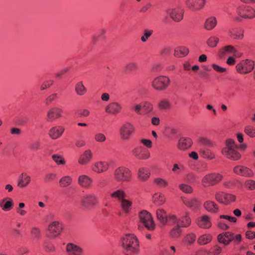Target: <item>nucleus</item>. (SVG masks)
I'll return each instance as SVG.
<instances>
[{
    "mask_svg": "<svg viewBox=\"0 0 255 255\" xmlns=\"http://www.w3.org/2000/svg\"><path fill=\"white\" fill-rule=\"evenodd\" d=\"M122 247L126 255H138L140 253L139 240L133 234H127L122 238Z\"/></svg>",
    "mask_w": 255,
    "mask_h": 255,
    "instance_id": "obj_1",
    "label": "nucleus"
},
{
    "mask_svg": "<svg viewBox=\"0 0 255 255\" xmlns=\"http://www.w3.org/2000/svg\"><path fill=\"white\" fill-rule=\"evenodd\" d=\"M237 146L232 139L226 140V146L222 148V153L226 158L232 160H238L241 157V154L237 151Z\"/></svg>",
    "mask_w": 255,
    "mask_h": 255,
    "instance_id": "obj_2",
    "label": "nucleus"
},
{
    "mask_svg": "<svg viewBox=\"0 0 255 255\" xmlns=\"http://www.w3.org/2000/svg\"><path fill=\"white\" fill-rule=\"evenodd\" d=\"M139 222L148 230L152 231L155 228V225L153 222L152 216L150 213L146 210H142L138 214Z\"/></svg>",
    "mask_w": 255,
    "mask_h": 255,
    "instance_id": "obj_3",
    "label": "nucleus"
},
{
    "mask_svg": "<svg viewBox=\"0 0 255 255\" xmlns=\"http://www.w3.org/2000/svg\"><path fill=\"white\" fill-rule=\"evenodd\" d=\"M170 82V79L167 77L160 76L153 79L152 82V86L157 91H163L168 87Z\"/></svg>",
    "mask_w": 255,
    "mask_h": 255,
    "instance_id": "obj_4",
    "label": "nucleus"
},
{
    "mask_svg": "<svg viewBox=\"0 0 255 255\" xmlns=\"http://www.w3.org/2000/svg\"><path fill=\"white\" fill-rule=\"evenodd\" d=\"M223 176L219 173H211L205 175L202 179L204 187L212 186L222 180Z\"/></svg>",
    "mask_w": 255,
    "mask_h": 255,
    "instance_id": "obj_5",
    "label": "nucleus"
},
{
    "mask_svg": "<svg viewBox=\"0 0 255 255\" xmlns=\"http://www.w3.org/2000/svg\"><path fill=\"white\" fill-rule=\"evenodd\" d=\"M130 170L124 167H120L117 168L114 172V178L119 182L128 181L130 178Z\"/></svg>",
    "mask_w": 255,
    "mask_h": 255,
    "instance_id": "obj_6",
    "label": "nucleus"
},
{
    "mask_svg": "<svg viewBox=\"0 0 255 255\" xmlns=\"http://www.w3.org/2000/svg\"><path fill=\"white\" fill-rule=\"evenodd\" d=\"M134 131L133 125L129 122H127L122 125L119 129V134L121 138L124 140H128Z\"/></svg>",
    "mask_w": 255,
    "mask_h": 255,
    "instance_id": "obj_7",
    "label": "nucleus"
},
{
    "mask_svg": "<svg viewBox=\"0 0 255 255\" xmlns=\"http://www.w3.org/2000/svg\"><path fill=\"white\" fill-rule=\"evenodd\" d=\"M255 67L254 62L251 60H244L236 65V69L238 73L246 74L251 72Z\"/></svg>",
    "mask_w": 255,
    "mask_h": 255,
    "instance_id": "obj_8",
    "label": "nucleus"
},
{
    "mask_svg": "<svg viewBox=\"0 0 255 255\" xmlns=\"http://www.w3.org/2000/svg\"><path fill=\"white\" fill-rule=\"evenodd\" d=\"M237 13L242 17L251 19L255 17V9L249 5H242L238 8Z\"/></svg>",
    "mask_w": 255,
    "mask_h": 255,
    "instance_id": "obj_9",
    "label": "nucleus"
},
{
    "mask_svg": "<svg viewBox=\"0 0 255 255\" xmlns=\"http://www.w3.org/2000/svg\"><path fill=\"white\" fill-rule=\"evenodd\" d=\"M166 12L170 17L175 22H179L183 18L184 10L180 7L168 9Z\"/></svg>",
    "mask_w": 255,
    "mask_h": 255,
    "instance_id": "obj_10",
    "label": "nucleus"
},
{
    "mask_svg": "<svg viewBox=\"0 0 255 255\" xmlns=\"http://www.w3.org/2000/svg\"><path fill=\"white\" fill-rule=\"evenodd\" d=\"M206 0H186L185 4L192 11H198L205 6Z\"/></svg>",
    "mask_w": 255,
    "mask_h": 255,
    "instance_id": "obj_11",
    "label": "nucleus"
},
{
    "mask_svg": "<svg viewBox=\"0 0 255 255\" xmlns=\"http://www.w3.org/2000/svg\"><path fill=\"white\" fill-rule=\"evenodd\" d=\"M215 199L220 203L228 205L236 200V196L234 195L223 192H217L215 195Z\"/></svg>",
    "mask_w": 255,
    "mask_h": 255,
    "instance_id": "obj_12",
    "label": "nucleus"
},
{
    "mask_svg": "<svg viewBox=\"0 0 255 255\" xmlns=\"http://www.w3.org/2000/svg\"><path fill=\"white\" fill-rule=\"evenodd\" d=\"M62 230V225L58 221H54L48 226V237L50 238H55L60 235Z\"/></svg>",
    "mask_w": 255,
    "mask_h": 255,
    "instance_id": "obj_13",
    "label": "nucleus"
},
{
    "mask_svg": "<svg viewBox=\"0 0 255 255\" xmlns=\"http://www.w3.org/2000/svg\"><path fill=\"white\" fill-rule=\"evenodd\" d=\"M98 203V198L94 194H87L81 197V205L85 208L94 206Z\"/></svg>",
    "mask_w": 255,
    "mask_h": 255,
    "instance_id": "obj_14",
    "label": "nucleus"
},
{
    "mask_svg": "<svg viewBox=\"0 0 255 255\" xmlns=\"http://www.w3.org/2000/svg\"><path fill=\"white\" fill-rule=\"evenodd\" d=\"M132 153L138 159H147L150 157L149 152L142 146L134 147L132 150Z\"/></svg>",
    "mask_w": 255,
    "mask_h": 255,
    "instance_id": "obj_15",
    "label": "nucleus"
},
{
    "mask_svg": "<svg viewBox=\"0 0 255 255\" xmlns=\"http://www.w3.org/2000/svg\"><path fill=\"white\" fill-rule=\"evenodd\" d=\"M217 239L220 243L228 246L234 239V235L230 232H223L218 236Z\"/></svg>",
    "mask_w": 255,
    "mask_h": 255,
    "instance_id": "obj_16",
    "label": "nucleus"
},
{
    "mask_svg": "<svg viewBox=\"0 0 255 255\" xmlns=\"http://www.w3.org/2000/svg\"><path fill=\"white\" fill-rule=\"evenodd\" d=\"M62 110L57 107L50 108L47 113L46 120L47 121H53L60 118L62 116Z\"/></svg>",
    "mask_w": 255,
    "mask_h": 255,
    "instance_id": "obj_17",
    "label": "nucleus"
},
{
    "mask_svg": "<svg viewBox=\"0 0 255 255\" xmlns=\"http://www.w3.org/2000/svg\"><path fill=\"white\" fill-rule=\"evenodd\" d=\"M122 109V107L119 103L113 102L106 107L105 112L109 114L117 115L121 112Z\"/></svg>",
    "mask_w": 255,
    "mask_h": 255,
    "instance_id": "obj_18",
    "label": "nucleus"
},
{
    "mask_svg": "<svg viewBox=\"0 0 255 255\" xmlns=\"http://www.w3.org/2000/svg\"><path fill=\"white\" fill-rule=\"evenodd\" d=\"M109 164L106 161H99L95 163L92 167V169L98 173L106 171L109 168Z\"/></svg>",
    "mask_w": 255,
    "mask_h": 255,
    "instance_id": "obj_19",
    "label": "nucleus"
},
{
    "mask_svg": "<svg viewBox=\"0 0 255 255\" xmlns=\"http://www.w3.org/2000/svg\"><path fill=\"white\" fill-rule=\"evenodd\" d=\"M197 224L199 227L204 229L209 228L212 225L210 218L207 215L199 217L197 220Z\"/></svg>",
    "mask_w": 255,
    "mask_h": 255,
    "instance_id": "obj_20",
    "label": "nucleus"
},
{
    "mask_svg": "<svg viewBox=\"0 0 255 255\" xmlns=\"http://www.w3.org/2000/svg\"><path fill=\"white\" fill-rule=\"evenodd\" d=\"M234 172L238 175L244 176H252L253 175L252 171L247 167L242 165L237 166L234 168Z\"/></svg>",
    "mask_w": 255,
    "mask_h": 255,
    "instance_id": "obj_21",
    "label": "nucleus"
},
{
    "mask_svg": "<svg viewBox=\"0 0 255 255\" xmlns=\"http://www.w3.org/2000/svg\"><path fill=\"white\" fill-rule=\"evenodd\" d=\"M64 129V128L62 127H54L50 129L48 134L51 138L53 139H57L62 135Z\"/></svg>",
    "mask_w": 255,
    "mask_h": 255,
    "instance_id": "obj_22",
    "label": "nucleus"
},
{
    "mask_svg": "<svg viewBox=\"0 0 255 255\" xmlns=\"http://www.w3.org/2000/svg\"><path fill=\"white\" fill-rule=\"evenodd\" d=\"M228 34L230 37L234 39L241 40L244 37V30L241 28L230 29Z\"/></svg>",
    "mask_w": 255,
    "mask_h": 255,
    "instance_id": "obj_23",
    "label": "nucleus"
},
{
    "mask_svg": "<svg viewBox=\"0 0 255 255\" xmlns=\"http://www.w3.org/2000/svg\"><path fill=\"white\" fill-rule=\"evenodd\" d=\"M93 157V153L92 151L88 149L84 151L78 160V162L81 165H85L88 164L92 159Z\"/></svg>",
    "mask_w": 255,
    "mask_h": 255,
    "instance_id": "obj_24",
    "label": "nucleus"
},
{
    "mask_svg": "<svg viewBox=\"0 0 255 255\" xmlns=\"http://www.w3.org/2000/svg\"><path fill=\"white\" fill-rule=\"evenodd\" d=\"M66 251L69 255H81L83 252L81 248L71 243L67 244Z\"/></svg>",
    "mask_w": 255,
    "mask_h": 255,
    "instance_id": "obj_25",
    "label": "nucleus"
},
{
    "mask_svg": "<svg viewBox=\"0 0 255 255\" xmlns=\"http://www.w3.org/2000/svg\"><path fill=\"white\" fill-rule=\"evenodd\" d=\"M93 180L86 175L82 174L79 176L78 179V184L83 187L87 188L90 186Z\"/></svg>",
    "mask_w": 255,
    "mask_h": 255,
    "instance_id": "obj_26",
    "label": "nucleus"
},
{
    "mask_svg": "<svg viewBox=\"0 0 255 255\" xmlns=\"http://www.w3.org/2000/svg\"><path fill=\"white\" fill-rule=\"evenodd\" d=\"M226 54H232L237 57H239L241 56V54L238 52L237 50L232 45L226 46L221 51V56H224Z\"/></svg>",
    "mask_w": 255,
    "mask_h": 255,
    "instance_id": "obj_27",
    "label": "nucleus"
},
{
    "mask_svg": "<svg viewBox=\"0 0 255 255\" xmlns=\"http://www.w3.org/2000/svg\"><path fill=\"white\" fill-rule=\"evenodd\" d=\"M192 144V140L188 137H181L178 141V147L180 150H185Z\"/></svg>",
    "mask_w": 255,
    "mask_h": 255,
    "instance_id": "obj_28",
    "label": "nucleus"
},
{
    "mask_svg": "<svg viewBox=\"0 0 255 255\" xmlns=\"http://www.w3.org/2000/svg\"><path fill=\"white\" fill-rule=\"evenodd\" d=\"M31 181V177L27 174L22 173L20 175L17 183V186L20 188H24L27 186Z\"/></svg>",
    "mask_w": 255,
    "mask_h": 255,
    "instance_id": "obj_29",
    "label": "nucleus"
},
{
    "mask_svg": "<svg viewBox=\"0 0 255 255\" xmlns=\"http://www.w3.org/2000/svg\"><path fill=\"white\" fill-rule=\"evenodd\" d=\"M168 216L165 211L162 209H158L156 211V217L160 223L163 226L168 223Z\"/></svg>",
    "mask_w": 255,
    "mask_h": 255,
    "instance_id": "obj_30",
    "label": "nucleus"
},
{
    "mask_svg": "<svg viewBox=\"0 0 255 255\" xmlns=\"http://www.w3.org/2000/svg\"><path fill=\"white\" fill-rule=\"evenodd\" d=\"M204 207L208 211L216 213L219 211L218 205L214 202L211 201H207L204 203Z\"/></svg>",
    "mask_w": 255,
    "mask_h": 255,
    "instance_id": "obj_31",
    "label": "nucleus"
},
{
    "mask_svg": "<svg viewBox=\"0 0 255 255\" xmlns=\"http://www.w3.org/2000/svg\"><path fill=\"white\" fill-rule=\"evenodd\" d=\"M217 24V21L215 17H210L207 18L204 23V28L207 30H212Z\"/></svg>",
    "mask_w": 255,
    "mask_h": 255,
    "instance_id": "obj_32",
    "label": "nucleus"
},
{
    "mask_svg": "<svg viewBox=\"0 0 255 255\" xmlns=\"http://www.w3.org/2000/svg\"><path fill=\"white\" fill-rule=\"evenodd\" d=\"M189 52V50L187 47L184 46H179L175 49L174 55L177 57H183L187 55Z\"/></svg>",
    "mask_w": 255,
    "mask_h": 255,
    "instance_id": "obj_33",
    "label": "nucleus"
},
{
    "mask_svg": "<svg viewBox=\"0 0 255 255\" xmlns=\"http://www.w3.org/2000/svg\"><path fill=\"white\" fill-rule=\"evenodd\" d=\"M191 222V219L187 213L178 219L177 224L181 227H187L190 226Z\"/></svg>",
    "mask_w": 255,
    "mask_h": 255,
    "instance_id": "obj_34",
    "label": "nucleus"
},
{
    "mask_svg": "<svg viewBox=\"0 0 255 255\" xmlns=\"http://www.w3.org/2000/svg\"><path fill=\"white\" fill-rule=\"evenodd\" d=\"M75 91L78 96H82L87 92V89L82 81H79L75 85Z\"/></svg>",
    "mask_w": 255,
    "mask_h": 255,
    "instance_id": "obj_35",
    "label": "nucleus"
},
{
    "mask_svg": "<svg viewBox=\"0 0 255 255\" xmlns=\"http://www.w3.org/2000/svg\"><path fill=\"white\" fill-rule=\"evenodd\" d=\"M120 204L121 207L124 213L126 214L130 213L132 205V203L131 201L125 198L120 202Z\"/></svg>",
    "mask_w": 255,
    "mask_h": 255,
    "instance_id": "obj_36",
    "label": "nucleus"
},
{
    "mask_svg": "<svg viewBox=\"0 0 255 255\" xmlns=\"http://www.w3.org/2000/svg\"><path fill=\"white\" fill-rule=\"evenodd\" d=\"M139 69L138 64L136 61H131L125 66V71L128 73H132Z\"/></svg>",
    "mask_w": 255,
    "mask_h": 255,
    "instance_id": "obj_37",
    "label": "nucleus"
},
{
    "mask_svg": "<svg viewBox=\"0 0 255 255\" xmlns=\"http://www.w3.org/2000/svg\"><path fill=\"white\" fill-rule=\"evenodd\" d=\"M150 175L149 170L145 167H141L138 170V176L140 179L145 181L147 180Z\"/></svg>",
    "mask_w": 255,
    "mask_h": 255,
    "instance_id": "obj_38",
    "label": "nucleus"
},
{
    "mask_svg": "<svg viewBox=\"0 0 255 255\" xmlns=\"http://www.w3.org/2000/svg\"><path fill=\"white\" fill-rule=\"evenodd\" d=\"M8 200L5 201L6 199H3L0 203V206L5 211L10 210L13 206V202L11 198H8Z\"/></svg>",
    "mask_w": 255,
    "mask_h": 255,
    "instance_id": "obj_39",
    "label": "nucleus"
},
{
    "mask_svg": "<svg viewBox=\"0 0 255 255\" xmlns=\"http://www.w3.org/2000/svg\"><path fill=\"white\" fill-rule=\"evenodd\" d=\"M199 152L204 158L212 159L215 158L214 154L208 148L202 147L200 148Z\"/></svg>",
    "mask_w": 255,
    "mask_h": 255,
    "instance_id": "obj_40",
    "label": "nucleus"
},
{
    "mask_svg": "<svg viewBox=\"0 0 255 255\" xmlns=\"http://www.w3.org/2000/svg\"><path fill=\"white\" fill-rule=\"evenodd\" d=\"M111 197L113 198L118 199L120 202L126 198V194L124 190L122 189H119L114 191L111 194Z\"/></svg>",
    "mask_w": 255,
    "mask_h": 255,
    "instance_id": "obj_41",
    "label": "nucleus"
},
{
    "mask_svg": "<svg viewBox=\"0 0 255 255\" xmlns=\"http://www.w3.org/2000/svg\"><path fill=\"white\" fill-rule=\"evenodd\" d=\"M158 108L162 110H170L171 107V104L168 99H162L158 104Z\"/></svg>",
    "mask_w": 255,
    "mask_h": 255,
    "instance_id": "obj_42",
    "label": "nucleus"
},
{
    "mask_svg": "<svg viewBox=\"0 0 255 255\" xmlns=\"http://www.w3.org/2000/svg\"><path fill=\"white\" fill-rule=\"evenodd\" d=\"M153 200L154 203L157 206L162 205L165 201L164 196L158 193H156L153 196Z\"/></svg>",
    "mask_w": 255,
    "mask_h": 255,
    "instance_id": "obj_43",
    "label": "nucleus"
},
{
    "mask_svg": "<svg viewBox=\"0 0 255 255\" xmlns=\"http://www.w3.org/2000/svg\"><path fill=\"white\" fill-rule=\"evenodd\" d=\"M142 115H145L152 112L153 111L152 105L148 102H144L142 104Z\"/></svg>",
    "mask_w": 255,
    "mask_h": 255,
    "instance_id": "obj_44",
    "label": "nucleus"
},
{
    "mask_svg": "<svg viewBox=\"0 0 255 255\" xmlns=\"http://www.w3.org/2000/svg\"><path fill=\"white\" fill-rule=\"evenodd\" d=\"M184 204L189 208L192 209L197 208L199 205V202L196 199H188L184 201Z\"/></svg>",
    "mask_w": 255,
    "mask_h": 255,
    "instance_id": "obj_45",
    "label": "nucleus"
},
{
    "mask_svg": "<svg viewBox=\"0 0 255 255\" xmlns=\"http://www.w3.org/2000/svg\"><path fill=\"white\" fill-rule=\"evenodd\" d=\"M199 143L201 146H202L203 147L205 148L212 147L214 145L212 141L204 137H201L199 138Z\"/></svg>",
    "mask_w": 255,
    "mask_h": 255,
    "instance_id": "obj_46",
    "label": "nucleus"
},
{
    "mask_svg": "<svg viewBox=\"0 0 255 255\" xmlns=\"http://www.w3.org/2000/svg\"><path fill=\"white\" fill-rule=\"evenodd\" d=\"M179 188L182 192L186 194H191L193 191V188L190 185L184 183L179 184Z\"/></svg>",
    "mask_w": 255,
    "mask_h": 255,
    "instance_id": "obj_47",
    "label": "nucleus"
},
{
    "mask_svg": "<svg viewBox=\"0 0 255 255\" xmlns=\"http://www.w3.org/2000/svg\"><path fill=\"white\" fill-rule=\"evenodd\" d=\"M71 182L72 178L69 176H65L60 180V186L63 187H67L71 184Z\"/></svg>",
    "mask_w": 255,
    "mask_h": 255,
    "instance_id": "obj_48",
    "label": "nucleus"
},
{
    "mask_svg": "<svg viewBox=\"0 0 255 255\" xmlns=\"http://www.w3.org/2000/svg\"><path fill=\"white\" fill-rule=\"evenodd\" d=\"M212 240V237L209 235H204L201 236L198 240L200 245H205L210 242Z\"/></svg>",
    "mask_w": 255,
    "mask_h": 255,
    "instance_id": "obj_49",
    "label": "nucleus"
},
{
    "mask_svg": "<svg viewBox=\"0 0 255 255\" xmlns=\"http://www.w3.org/2000/svg\"><path fill=\"white\" fill-rule=\"evenodd\" d=\"M219 41V39L217 37L213 36L207 40V44L210 47H215L217 46Z\"/></svg>",
    "mask_w": 255,
    "mask_h": 255,
    "instance_id": "obj_50",
    "label": "nucleus"
},
{
    "mask_svg": "<svg viewBox=\"0 0 255 255\" xmlns=\"http://www.w3.org/2000/svg\"><path fill=\"white\" fill-rule=\"evenodd\" d=\"M181 232V227L177 224L171 231L170 235L173 238H177L179 237Z\"/></svg>",
    "mask_w": 255,
    "mask_h": 255,
    "instance_id": "obj_51",
    "label": "nucleus"
},
{
    "mask_svg": "<svg viewBox=\"0 0 255 255\" xmlns=\"http://www.w3.org/2000/svg\"><path fill=\"white\" fill-rule=\"evenodd\" d=\"M244 132L251 137H254L255 136V128L252 126H246L244 129Z\"/></svg>",
    "mask_w": 255,
    "mask_h": 255,
    "instance_id": "obj_52",
    "label": "nucleus"
},
{
    "mask_svg": "<svg viewBox=\"0 0 255 255\" xmlns=\"http://www.w3.org/2000/svg\"><path fill=\"white\" fill-rule=\"evenodd\" d=\"M153 32V30L148 29H144V34L141 37V40L142 42H146L148 38L152 34Z\"/></svg>",
    "mask_w": 255,
    "mask_h": 255,
    "instance_id": "obj_53",
    "label": "nucleus"
},
{
    "mask_svg": "<svg viewBox=\"0 0 255 255\" xmlns=\"http://www.w3.org/2000/svg\"><path fill=\"white\" fill-rule=\"evenodd\" d=\"M52 158L53 159V160L58 165H63L65 163V161L64 158L60 155L53 154L52 156Z\"/></svg>",
    "mask_w": 255,
    "mask_h": 255,
    "instance_id": "obj_54",
    "label": "nucleus"
},
{
    "mask_svg": "<svg viewBox=\"0 0 255 255\" xmlns=\"http://www.w3.org/2000/svg\"><path fill=\"white\" fill-rule=\"evenodd\" d=\"M154 182L158 186L161 187H166L168 185V182L167 181L161 178H155L154 179Z\"/></svg>",
    "mask_w": 255,
    "mask_h": 255,
    "instance_id": "obj_55",
    "label": "nucleus"
},
{
    "mask_svg": "<svg viewBox=\"0 0 255 255\" xmlns=\"http://www.w3.org/2000/svg\"><path fill=\"white\" fill-rule=\"evenodd\" d=\"M31 234L33 238L38 239L40 236V231L38 228L34 227L31 229Z\"/></svg>",
    "mask_w": 255,
    "mask_h": 255,
    "instance_id": "obj_56",
    "label": "nucleus"
},
{
    "mask_svg": "<svg viewBox=\"0 0 255 255\" xmlns=\"http://www.w3.org/2000/svg\"><path fill=\"white\" fill-rule=\"evenodd\" d=\"M95 140L99 142H104L106 140V136L102 133L99 132L95 135Z\"/></svg>",
    "mask_w": 255,
    "mask_h": 255,
    "instance_id": "obj_57",
    "label": "nucleus"
},
{
    "mask_svg": "<svg viewBox=\"0 0 255 255\" xmlns=\"http://www.w3.org/2000/svg\"><path fill=\"white\" fill-rule=\"evenodd\" d=\"M58 98V95L57 94L54 93L48 96L45 101V103L46 105H49L51 102L54 101L55 99Z\"/></svg>",
    "mask_w": 255,
    "mask_h": 255,
    "instance_id": "obj_58",
    "label": "nucleus"
},
{
    "mask_svg": "<svg viewBox=\"0 0 255 255\" xmlns=\"http://www.w3.org/2000/svg\"><path fill=\"white\" fill-rule=\"evenodd\" d=\"M168 223L167 224L172 225L174 224H176L177 225V222L178 219L177 217L174 215H170L168 216Z\"/></svg>",
    "mask_w": 255,
    "mask_h": 255,
    "instance_id": "obj_59",
    "label": "nucleus"
},
{
    "mask_svg": "<svg viewBox=\"0 0 255 255\" xmlns=\"http://www.w3.org/2000/svg\"><path fill=\"white\" fill-rule=\"evenodd\" d=\"M79 117H87L90 115V111L87 109H82L77 112Z\"/></svg>",
    "mask_w": 255,
    "mask_h": 255,
    "instance_id": "obj_60",
    "label": "nucleus"
},
{
    "mask_svg": "<svg viewBox=\"0 0 255 255\" xmlns=\"http://www.w3.org/2000/svg\"><path fill=\"white\" fill-rule=\"evenodd\" d=\"M245 186L250 190L255 189V181L252 180H248L245 182Z\"/></svg>",
    "mask_w": 255,
    "mask_h": 255,
    "instance_id": "obj_61",
    "label": "nucleus"
},
{
    "mask_svg": "<svg viewBox=\"0 0 255 255\" xmlns=\"http://www.w3.org/2000/svg\"><path fill=\"white\" fill-rule=\"evenodd\" d=\"M53 83V81L52 80H48L45 81L40 87L41 90H45L49 87H50Z\"/></svg>",
    "mask_w": 255,
    "mask_h": 255,
    "instance_id": "obj_62",
    "label": "nucleus"
},
{
    "mask_svg": "<svg viewBox=\"0 0 255 255\" xmlns=\"http://www.w3.org/2000/svg\"><path fill=\"white\" fill-rule=\"evenodd\" d=\"M142 109V104H137L133 107L134 112L138 115H142V112H141Z\"/></svg>",
    "mask_w": 255,
    "mask_h": 255,
    "instance_id": "obj_63",
    "label": "nucleus"
},
{
    "mask_svg": "<svg viewBox=\"0 0 255 255\" xmlns=\"http://www.w3.org/2000/svg\"><path fill=\"white\" fill-rule=\"evenodd\" d=\"M222 251V248L218 246H215L211 249V253L213 255H218Z\"/></svg>",
    "mask_w": 255,
    "mask_h": 255,
    "instance_id": "obj_64",
    "label": "nucleus"
}]
</instances>
